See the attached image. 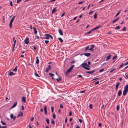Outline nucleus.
<instances>
[{"instance_id": "ea45409f", "label": "nucleus", "mask_w": 128, "mask_h": 128, "mask_svg": "<svg viewBox=\"0 0 128 128\" xmlns=\"http://www.w3.org/2000/svg\"><path fill=\"white\" fill-rule=\"evenodd\" d=\"M51 110H52V112L53 113L54 112V109L53 107L52 106L51 107Z\"/></svg>"}, {"instance_id": "052dcab7", "label": "nucleus", "mask_w": 128, "mask_h": 128, "mask_svg": "<svg viewBox=\"0 0 128 128\" xmlns=\"http://www.w3.org/2000/svg\"><path fill=\"white\" fill-rule=\"evenodd\" d=\"M88 50H90L92 52L93 51V49H92V48H90V49Z\"/></svg>"}, {"instance_id": "f8f14e48", "label": "nucleus", "mask_w": 128, "mask_h": 128, "mask_svg": "<svg viewBox=\"0 0 128 128\" xmlns=\"http://www.w3.org/2000/svg\"><path fill=\"white\" fill-rule=\"evenodd\" d=\"M22 101L24 102H25L26 101V98L24 96H23L22 97Z\"/></svg>"}, {"instance_id": "c03bdc74", "label": "nucleus", "mask_w": 128, "mask_h": 128, "mask_svg": "<svg viewBox=\"0 0 128 128\" xmlns=\"http://www.w3.org/2000/svg\"><path fill=\"white\" fill-rule=\"evenodd\" d=\"M61 80V78H57L56 79V80L58 82L60 80Z\"/></svg>"}, {"instance_id": "f3484780", "label": "nucleus", "mask_w": 128, "mask_h": 128, "mask_svg": "<svg viewBox=\"0 0 128 128\" xmlns=\"http://www.w3.org/2000/svg\"><path fill=\"white\" fill-rule=\"evenodd\" d=\"M122 94V92L120 90H119L118 92V96H120Z\"/></svg>"}, {"instance_id": "7ed1b4c3", "label": "nucleus", "mask_w": 128, "mask_h": 128, "mask_svg": "<svg viewBox=\"0 0 128 128\" xmlns=\"http://www.w3.org/2000/svg\"><path fill=\"white\" fill-rule=\"evenodd\" d=\"M96 71V70H94L91 71H86V73L91 74L95 72Z\"/></svg>"}, {"instance_id": "6ab92c4d", "label": "nucleus", "mask_w": 128, "mask_h": 128, "mask_svg": "<svg viewBox=\"0 0 128 128\" xmlns=\"http://www.w3.org/2000/svg\"><path fill=\"white\" fill-rule=\"evenodd\" d=\"M56 10V8H54L53 10H52V13L54 14Z\"/></svg>"}, {"instance_id": "0e129e2a", "label": "nucleus", "mask_w": 128, "mask_h": 128, "mask_svg": "<svg viewBox=\"0 0 128 128\" xmlns=\"http://www.w3.org/2000/svg\"><path fill=\"white\" fill-rule=\"evenodd\" d=\"M67 118H66L65 120V123L66 124L67 123Z\"/></svg>"}, {"instance_id": "e433bc0d", "label": "nucleus", "mask_w": 128, "mask_h": 128, "mask_svg": "<svg viewBox=\"0 0 128 128\" xmlns=\"http://www.w3.org/2000/svg\"><path fill=\"white\" fill-rule=\"evenodd\" d=\"M34 74H35V75L36 76L38 77H40V76H39V75L36 73V72L34 73Z\"/></svg>"}, {"instance_id": "bf43d9fd", "label": "nucleus", "mask_w": 128, "mask_h": 128, "mask_svg": "<svg viewBox=\"0 0 128 128\" xmlns=\"http://www.w3.org/2000/svg\"><path fill=\"white\" fill-rule=\"evenodd\" d=\"M13 118V120H15L16 118V116H14L13 118Z\"/></svg>"}, {"instance_id": "5fc2aeb1", "label": "nucleus", "mask_w": 128, "mask_h": 128, "mask_svg": "<svg viewBox=\"0 0 128 128\" xmlns=\"http://www.w3.org/2000/svg\"><path fill=\"white\" fill-rule=\"evenodd\" d=\"M72 112L71 111H70V112L69 113V116H70L72 115Z\"/></svg>"}, {"instance_id": "b1692460", "label": "nucleus", "mask_w": 128, "mask_h": 128, "mask_svg": "<svg viewBox=\"0 0 128 128\" xmlns=\"http://www.w3.org/2000/svg\"><path fill=\"white\" fill-rule=\"evenodd\" d=\"M45 35L46 36H48L49 37H50V38L52 39L53 38L52 36L51 35H50V34H45Z\"/></svg>"}, {"instance_id": "6e6552de", "label": "nucleus", "mask_w": 128, "mask_h": 128, "mask_svg": "<svg viewBox=\"0 0 128 128\" xmlns=\"http://www.w3.org/2000/svg\"><path fill=\"white\" fill-rule=\"evenodd\" d=\"M17 104V102H15L13 105L11 107V108H12L15 107L16 105Z\"/></svg>"}, {"instance_id": "2f4dec72", "label": "nucleus", "mask_w": 128, "mask_h": 128, "mask_svg": "<svg viewBox=\"0 0 128 128\" xmlns=\"http://www.w3.org/2000/svg\"><path fill=\"white\" fill-rule=\"evenodd\" d=\"M120 108V106L119 105H118L116 107V110L118 111Z\"/></svg>"}, {"instance_id": "2eb2a0df", "label": "nucleus", "mask_w": 128, "mask_h": 128, "mask_svg": "<svg viewBox=\"0 0 128 128\" xmlns=\"http://www.w3.org/2000/svg\"><path fill=\"white\" fill-rule=\"evenodd\" d=\"M81 66L83 68H84L86 70H90V68H89L88 67H87L86 66Z\"/></svg>"}, {"instance_id": "13d9d810", "label": "nucleus", "mask_w": 128, "mask_h": 128, "mask_svg": "<svg viewBox=\"0 0 128 128\" xmlns=\"http://www.w3.org/2000/svg\"><path fill=\"white\" fill-rule=\"evenodd\" d=\"M78 120H79V122H80L81 123H82V121L81 119H79Z\"/></svg>"}, {"instance_id": "58836bf2", "label": "nucleus", "mask_w": 128, "mask_h": 128, "mask_svg": "<svg viewBox=\"0 0 128 128\" xmlns=\"http://www.w3.org/2000/svg\"><path fill=\"white\" fill-rule=\"evenodd\" d=\"M44 39H48L49 38V36H46V37H44Z\"/></svg>"}, {"instance_id": "09e8293b", "label": "nucleus", "mask_w": 128, "mask_h": 128, "mask_svg": "<svg viewBox=\"0 0 128 128\" xmlns=\"http://www.w3.org/2000/svg\"><path fill=\"white\" fill-rule=\"evenodd\" d=\"M89 48V46H87L86 47V48L85 50V51H86L87 50H88V49Z\"/></svg>"}, {"instance_id": "4be33fe9", "label": "nucleus", "mask_w": 128, "mask_h": 128, "mask_svg": "<svg viewBox=\"0 0 128 128\" xmlns=\"http://www.w3.org/2000/svg\"><path fill=\"white\" fill-rule=\"evenodd\" d=\"M18 68V66H16L15 68L13 69L12 70L14 72H16Z\"/></svg>"}, {"instance_id": "680f3d73", "label": "nucleus", "mask_w": 128, "mask_h": 128, "mask_svg": "<svg viewBox=\"0 0 128 128\" xmlns=\"http://www.w3.org/2000/svg\"><path fill=\"white\" fill-rule=\"evenodd\" d=\"M60 108H63V106L62 105V104H60Z\"/></svg>"}, {"instance_id": "de8ad7c7", "label": "nucleus", "mask_w": 128, "mask_h": 128, "mask_svg": "<svg viewBox=\"0 0 128 128\" xmlns=\"http://www.w3.org/2000/svg\"><path fill=\"white\" fill-rule=\"evenodd\" d=\"M104 68L102 69L101 70H99V72H103V71H104Z\"/></svg>"}, {"instance_id": "7c9ffc66", "label": "nucleus", "mask_w": 128, "mask_h": 128, "mask_svg": "<svg viewBox=\"0 0 128 128\" xmlns=\"http://www.w3.org/2000/svg\"><path fill=\"white\" fill-rule=\"evenodd\" d=\"M1 122L2 124L4 125H6V124L4 122H3L2 120L1 121Z\"/></svg>"}, {"instance_id": "1a4fd4ad", "label": "nucleus", "mask_w": 128, "mask_h": 128, "mask_svg": "<svg viewBox=\"0 0 128 128\" xmlns=\"http://www.w3.org/2000/svg\"><path fill=\"white\" fill-rule=\"evenodd\" d=\"M119 18H120L119 17H118V18H116V19H115L114 20H113L112 22V23H114V22H116V21H117L118 20H119Z\"/></svg>"}, {"instance_id": "39448f33", "label": "nucleus", "mask_w": 128, "mask_h": 128, "mask_svg": "<svg viewBox=\"0 0 128 128\" xmlns=\"http://www.w3.org/2000/svg\"><path fill=\"white\" fill-rule=\"evenodd\" d=\"M112 56V55L110 54L108 56H107L106 58V61H107L109 59H110Z\"/></svg>"}, {"instance_id": "f257e3e1", "label": "nucleus", "mask_w": 128, "mask_h": 128, "mask_svg": "<svg viewBox=\"0 0 128 128\" xmlns=\"http://www.w3.org/2000/svg\"><path fill=\"white\" fill-rule=\"evenodd\" d=\"M74 66V65H73L71 66L69 68H68L67 71L66 72V73L65 74V76H68V74L72 70Z\"/></svg>"}, {"instance_id": "774afa93", "label": "nucleus", "mask_w": 128, "mask_h": 128, "mask_svg": "<svg viewBox=\"0 0 128 128\" xmlns=\"http://www.w3.org/2000/svg\"><path fill=\"white\" fill-rule=\"evenodd\" d=\"M94 12V11H90V12H89V15H90V14Z\"/></svg>"}, {"instance_id": "c756f323", "label": "nucleus", "mask_w": 128, "mask_h": 128, "mask_svg": "<svg viewBox=\"0 0 128 128\" xmlns=\"http://www.w3.org/2000/svg\"><path fill=\"white\" fill-rule=\"evenodd\" d=\"M58 39L61 42H63V40L61 38H59Z\"/></svg>"}, {"instance_id": "6e6d98bb", "label": "nucleus", "mask_w": 128, "mask_h": 128, "mask_svg": "<svg viewBox=\"0 0 128 128\" xmlns=\"http://www.w3.org/2000/svg\"><path fill=\"white\" fill-rule=\"evenodd\" d=\"M99 81H97L96 82H95V83H94V84L95 85H96L97 84H98L99 83Z\"/></svg>"}, {"instance_id": "aec40b11", "label": "nucleus", "mask_w": 128, "mask_h": 128, "mask_svg": "<svg viewBox=\"0 0 128 128\" xmlns=\"http://www.w3.org/2000/svg\"><path fill=\"white\" fill-rule=\"evenodd\" d=\"M10 76H12V75H15V74H14L13 72H10L8 73V74Z\"/></svg>"}, {"instance_id": "5701e85b", "label": "nucleus", "mask_w": 128, "mask_h": 128, "mask_svg": "<svg viewBox=\"0 0 128 128\" xmlns=\"http://www.w3.org/2000/svg\"><path fill=\"white\" fill-rule=\"evenodd\" d=\"M128 92L124 90L123 92V95L124 96H125L127 94Z\"/></svg>"}, {"instance_id": "4d7b16f0", "label": "nucleus", "mask_w": 128, "mask_h": 128, "mask_svg": "<svg viewBox=\"0 0 128 128\" xmlns=\"http://www.w3.org/2000/svg\"><path fill=\"white\" fill-rule=\"evenodd\" d=\"M75 62V61L74 60H73L70 63L72 64L74 63Z\"/></svg>"}, {"instance_id": "e2e57ef3", "label": "nucleus", "mask_w": 128, "mask_h": 128, "mask_svg": "<svg viewBox=\"0 0 128 128\" xmlns=\"http://www.w3.org/2000/svg\"><path fill=\"white\" fill-rule=\"evenodd\" d=\"M22 0H18L17 1V3H18L19 2H21Z\"/></svg>"}, {"instance_id": "c9c22d12", "label": "nucleus", "mask_w": 128, "mask_h": 128, "mask_svg": "<svg viewBox=\"0 0 128 128\" xmlns=\"http://www.w3.org/2000/svg\"><path fill=\"white\" fill-rule=\"evenodd\" d=\"M14 117L13 114H11L10 115V118H11L12 119Z\"/></svg>"}, {"instance_id": "9b49d317", "label": "nucleus", "mask_w": 128, "mask_h": 128, "mask_svg": "<svg viewBox=\"0 0 128 128\" xmlns=\"http://www.w3.org/2000/svg\"><path fill=\"white\" fill-rule=\"evenodd\" d=\"M58 32L61 35H63V34L62 33V30L60 29H59L58 30Z\"/></svg>"}, {"instance_id": "49530a36", "label": "nucleus", "mask_w": 128, "mask_h": 128, "mask_svg": "<svg viewBox=\"0 0 128 128\" xmlns=\"http://www.w3.org/2000/svg\"><path fill=\"white\" fill-rule=\"evenodd\" d=\"M117 57V56H114L112 58V59L114 60V59H116V58Z\"/></svg>"}, {"instance_id": "603ef678", "label": "nucleus", "mask_w": 128, "mask_h": 128, "mask_svg": "<svg viewBox=\"0 0 128 128\" xmlns=\"http://www.w3.org/2000/svg\"><path fill=\"white\" fill-rule=\"evenodd\" d=\"M84 2V1H82L80 2H79L78 3V4H82V3H83Z\"/></svg>"}, {"instance_id": "f704fd0d", "label": "nucleus", "mask_w": 128, "mask_h": 128, "mask_svg": "<svg viewBox=\"0 0 128 128\" xmlns=\"http://www.w3.org/2000/svg\"><path fill=\"white\" fill-rule=\"evenodd\" d=\"M120 26H116V28L115 29L116 30H118V29H120Z\"/></svg>"}, {"instance_id": "a18cd8bd", "label": "nucleus", "mask_w": 128, "mask_h": 128, "mask_svg": "<svg viewBox=\"0 0 128 128\" xmlns=\"http://www.w3.org/2000/svg\"><path fill=\"white\" fill-rule=\"evenodd\" d=\"M87 64L86 63H83L82 64V66H86L87 65Z\"/></svg>"}, {"instance_id": "a211bd4d", "label": "nucleus", "mask_w": 128, "mask_h": 128, "mask_svg": "<svg viewBox=\"0 0 128 128\" xmlns=\"http://www.w3.org/2000/svg\"><path fill=\"white\" fill-rule=\"evenodd\" d=\"M93 31V30H92V29L90 30L89 32L86 33L85 34V35H86V34H90L92 31Z\"/></svg>"}, {"instance_id": "4c0bfd02", "label": "nucleus", "mask_w": 128, "mask_h": 128, "mask_svg": "<svg viewBox=\"0 0 128 128\" xmlns=\"http://www.w3.org/2000/svg\"><path fill=\"white\" fill-rule=\"evenodd\" d=\"M14 44L13 46H15V44H16V40H14Z\"/></svg>"}, {"instance_id": "a19ab883", "label": "nucleus", "mask_w": 128, "mask_h": 128, "mask_svg": "<svg viewBox=\"0 0 128 128\" xmlns=\"http://www.w3.org/2000/svg\"><path fill=\"white\" fill-rule=\"evenodd\" d=\"M92 104H90L89 105V108L90 109H92Z\"/></svg>"}, {"instance_id": "79ce46f5", "label": "nucleus", "mask_w": 128, "mask_h": 128, "mask_svg": "<svg viewBox=\"0 0 128 128\" xmlns=\"http://www.w3.org/2000/svg\"><path fill=\"white\" fill-rule=\"evenodd\" d=\"M115 70V68H114V69H112V70H111L110 72V73H112V72L114 70Z\"/></svg>"}, {"instance_id": "bb28decb", "label": "nucleus", "mask_w": 128, "mask_h": 128, "mask_svg": "<svg viewBox=\"0 0 128 128\" xmlns=\"http://www.w3.org/2000/svg\"><path fill=\"white\" fill-rule=\"evenodd\" d=\"M46 122L48 124L49 123V120L48 118H47L46 119Z\"/></svg>"}, {"instance_id": "20e7f679", "label": "nucleus", "mask_w": 128, "mask_h": 128, "mask_svg": "<svg viewBox=\"0 0 128 128\" xmlns=\"http://www.w3.org/2000/svg\"><path fill=\"white\" fill-rule=\"evenodd\" d=\"M51 68V66L50 65H49L48 66V67L46 69V72H48L49 70H50Z\"/></svg>"}, {"instance_id": "473e14b6", "label": "nucleus", "mask_w": 128, "mask_h": 128, "mask_svg": "<svg viewBox=\"0 0 128 128\" xmlns=\"http://www.w3.org/2000/svg\"><path fill=\"white\" fill-rule=\"evenodd\" d=\"M49 74L51 76H53L54 75V74H52L51 73H49Z\"/></svg>"}, {"instance_id": "864d4df0", "label": "nucleus", "mask_w": 128, "mask_h": 128, "mask_svg": "<svg viewBox=\"0 0 128 128\" xmlns=\"http://www.w3.org/2000/svg\"><path fill=\"white\" fill-rule=\"evenodd\" d=\"M126 27H124L123 28L122 30V31H126Z\"/></svg>"}, {"instance_id": "3c124183", "label": "nucleus", "mask_w": 128, "mask_h": 128, "mask_svg": "<svg viewBox=\"0 0 128 128\" xmlns=\"http://www.w3.org/2000/svg\"><path fill=\"white\" fill-rule=\"evenodd\" d=\"M45 42L46 44H47L49 42V41L48 40H45Z\"/></svg>"}, {"instance_id": "a878e982", "label": "nucleus", "mask_w": 128, "mask_h": 128, "mask_svg": "<svg viewBox=\"0 0 128 128\" xmlns=\"http://www.w3.org/2000/svg\"><path fill=\"white\" fill-rule=\"evenodd\" d=\"M121 12V10L120 11L118 12L115 15V17H116Z\"/></svg>"}, {"instance_id": "cd10ccee", "label": "nucleus", "mask_w": 128, "mask_h": 128, "mask_svg": "<svg viewBox=\"0 0 128 128\" xmlns=\"http://www.w3.org/2000/svg\"><path fill=\"white\" fill-rule=\"evenodd\" d=\"M97 14L96 13L94 15V18L96 19L97 18Z\"/></svg>"}, {"instance_id": "dca6fc26", "label": "nucleus", "mask_w": 128, "mask_h": 128, "mask_svg": "<svg viewBox=\"0 0 128 128\" xmlns=\"http://www.w3.org/2000/svg\"><path fill=\"white\" fill-rule=\"evenodd\" d=\"M36 63L37 64H38L39 63V60L38 58V56L36 57Z\"/></svg>"}, {"instance_id": "393cba45", "label": "nucleus", "mask_w": 128, "mask_h": 128, "mask_svg": "<svg viewBox=\"0 0 128 128\" xmlns=\"http://www.w3.org/2000/svg\"><path fill=\"white\" fill-rule=\"evenodd\" d=\"M120 84V83L119 82H118L116 83V87H118V86H119V85Z\"/></svg>"}, {"instance_id": "338daca9", "label": "nucleus", "mask_w": 128, "mask_h": 128, "mask_svg": "<svg viewBox=\"0 0 128 128\" xmlns=\"http://www.w3.org/2000/svg\"><path fill=\"white\" fill-rule=\"evenodd\" d=\"M24 106H22V110H24Z\"/></svg>"}, {"instance_id": "412c9836", "label": "nucleus", "mask_w": 128, "mask_h": 128, "mask_svg": "<svg viewBox=\"0 0 128 128\" xmlns=\"http://www.w3.org/2000/svg\"><path fill=\"white\" fill-rule=\"evenodd\" d=\"M33 29L34 30V34H36L37 32V31L36 30V29L35 28V27H34Z\"/></svg>"}, {"instance_id": "69168bd1", "label": "nucleus", "mask_w": 128, "mask_h": 128, "mask_svg": "<svg viewBox=\"0 0 128 128\" xmlns=\"http://www.w3.org/2000/svg\"><path fill=\"white\" fill-rule=\"evenodd\" d=\"M91 46L92 47V48H94V45H93V44H92Z\"/></svg>"}, {"instance_id": "c85d7f7f", "label": "nucleus", "mask_w": 128, "mask_h": 128, "mask_svg": "<svg viewBox=\"0 0 128 128\" xmlns=\"http://www.w3.org/2000/svg\"><path fill=\"white\" fill-rule=\"evenodd\" d=\"M51 120L52 124H55V122L54 120H53L52 119Z\"/></svg>"}, {"instance_id": "f03ea898", "label": "nucleus", "mask_w": 128, "mask_h": 128, "mask_svg": "<svg viewBox=\"0 0 128 128\" xmlns=\"http://www.w3.org/2000/svg\"><path fill=\"white\" fill-rule=\"evenodd\" d=\"M24 42L26 44H28L29 42V39L28 38L26 37L25 40H24Z\"/></svg>"}, {"instance_id": "423d86ee", "label": "nucleus", "mask_w": 128, "mask_h": 128, "mask_svg": "<svg viewBox=\"0 0 128 128\" xmlns=\"http://www.w3.org/2000/svg\"><path fill=\"white\" fill-rule=\"evenodd\" d=\"M100 26H97L95 28H93L92 29V30H94L99 29L100 27Z\"/></svg>"}, {"instance_id": "72a5a7b5", "label": "nucleus", "mask_w": 128, "mask_h": 128, "mask_svg": "<svg viewBox=\"0 0 128 128\" xmlns=\"http://www.w3.org/2000/svg\"><path fill=\"white\" fill-rule=\"evenodd\" d=\"M44 112L47 111L46 110V106H45L44 107Z\"/></svg>"}, {"instance_id": "9d476101", "label": "nucleus", "mask_w": 128, "mask_h": 128, "mask_svg": "<svg viewBox=\"0 0 128 128\" xmlns=\"http://www.w3.org/2000/svg\"><path fill=\"white\" fill-rule=\"evenodd\" d=\"M124 90L128 92V85H127L124 87Z\"/></svg>"}, {"instance_id": "0eeeda50", "label": "nucleus", "mask_w": 128, "mask_h": 128, "mask_svg": "<svg viewBox=\"0 0 128 128\" xmlns=\"http://www.w3.org/2000/svg\"><path fill=\"white\" fill-rule=\"evenodd\" d=\"M14 20H12V19H11L9 25H10V28H12V23L13 21Z\"/></svg>"}, {"instance_id": "4468645a", "label": "nucleus", "mask_w": 128, "mask_h": 128, "mask_svg": "<svg viewBox=\"0 0 128 128\" xmlns=\"http://www.w3.org/2000/svg\"><path fill=\"white\" fill-rule=\"evenodd\" d=\"M84 55L88 57L90 56V55L91 54L90 53H84Z\"/></svg>"}, {"instance_id": "8fccbe9b", "label": "nucleus", "mask_w": 128, "mask_h": 128, "mask_svg": "<svg viewBox=\"0 0 128 128\" xmlns=\"http://www.w3.org/2000/svg\"><path fill=\"white\" fill-rule=\"evenodd\" d=\"M10 5L12 6H13L12 2L11 1H10Z\"/></svg>"}, {"instance_id": "ddd939ff", "label": "nucleus", "mask_w": 128, "mask_h": 128, "mask_svg": "<svg viewBox=\"0 0 128 128\" xmlns=\"http://www.w3.org/2000/svg\"><path fill=\"white\" fill-rule=\"evenodd\" d=\"M23 116V113L22 112H21L20 114H18L17 116V118H18L20 116Z\"/></svg>"}, {"instance_id": "37998d69", "label": "nucleus", "mask_w": 128, "mask_h": 128, "mask_svg": "<svg viewBox=\"0 0 128 128\" xmlns=\"http://www.w3.org/2000/svg\"><path fill=\"white\" fill-rule=\"evenodd\" d=\"M53 118H54V119H55V118H56V115H55V114L54 113L53 114Z\"/></svg>"}]
</instances>
